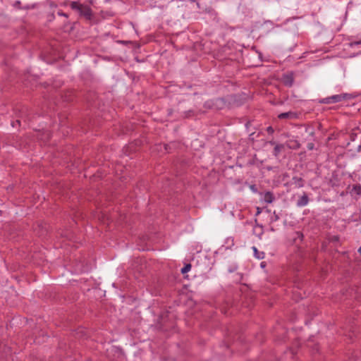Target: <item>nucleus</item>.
Wrapping results in <instances>:
<instances>
[{
	"label": "nucleus",
	"mask_w": 361,
	"mask_h": 361,
	"mask_svg": "<svg viewBox=\"0 0 361 361\" xmlns=\"http://www.w3.org/2000/svg\"><path fill=\"white\" fill-rule=\"evenodd\" d=\"M70 7L72 10L77 11L80 17L85 18L87 20L92 19L93 12L90 6L80 4L78 1H71Z\"/></svg>",
	"instance_id": "1"
},
{
	"label": "nucleus",
	"mask_w": 361,
	"mask_h": 361,
	"mask_svg": "<svg viewBox=\"0 0 361 361\" xmlns=\"http://www.w3.org/2000/svg\"><path fill=\"white\" fill-rule=\"evenodd\" d=\"M226 106V100L223 97L214 98L207 100L204 104V107L216 110L223 109Z\"/></svg>",
	"instance_id": "2"
},
{
	"label": "nucleus",
	"mask_w": 361,
	"mask_h": 361,
	"mask_svg": "<svg viewBox=\"0 0 361 361\" xmlns=\"http://www.w3.org/2000/svg\"><path fill=\"white\" fill-rule=\"evenodd\" d=\"M354 98V96L348 93H342L340 94H334L331 96V99L333 104L338 103L342 101H348Z\"/></svg>",
	"instance_id": "3"
},
{
	"label": "nucleus",
	"mask_w": 361,
	"mask_h": 361,
	"mask_svg": "<svg viewBox=\"0 0 361 361\" xmlns=\"http://www.w3.org/2000/svg\"><path fill=\"white\" fill-rule=\"evenodd\" d=\"M282 82L286 87H290L294 83V74L293 73H288L283 74L282 76Z\"/></svg>",
	"instance_id": "4"
},
{
	"label": "nucleus",
	"mask_w": 361,
	"mask_h": 361,
	"mask_svg": "<svg viewBox=\"0 0 361 361\" xmlns=\"http://www.w3.org/2000/svg\"><path fill=\"white\" fill-rule=\"evenodd\" d=\"M310 201L309 197L307 193L303 192L302 195L300 196L296 202L298 207H302L308 204Z\"/></svg>",
	"instance_id": "5"
},
{
	"label": "nucleus",
	"mask_w": 361,
	"mask_h": 361,
	"mask_svg": "<svg viewBox=\"0 0 361 361\" xmlns=\"http://www.w3.org/2000/svg\"><path fill=\"white\" fill-rule=\"evenodd\" d=\"M279 119H295L298 118V114L293 111H288L279 114Z\"/></svg>",
	"instance_id": "6"
},
{
	"label": "nucleus",
	"mask_w": 361,
	"mask_h": 361,
	"mask_svg": "<svg viewBox=\"0 0 361 361\" xmlns=\"http://www.w3.org/2000/svg\"><path fill=\"white\" fill-rule=\"evenodd\" d=\"M292 180H293V184L295 185V186L298 188H302L304 186V180L300 178V177H298V176H294L293 178H292Z\"/></svg>",
	"instance_id": "7"
},
{
	"label": "nucleus",
	"mask_w": 361,
	"mask_h": 361,
	"mask_svg": "<svg viewBox=\"0 0 361 361\" xmlns=\"http://www.w3.org/2000/svg\"><path fill=\"white\" fill-rule=\"evenodd\" d=\"M275 200L274 194L270 192L267 191L264 195V201L267 203L271 204Z\"/></svg>",
	"instance_id": "8"
},
{
	"label": "nucleus",
	"mask_w": 361,
	"mask_h": 361,
	"mask_svg": "<svg viewBox=\"0 0 361 361\" xmlns=\"http://www.w3.org/2000/svg\"><path fill=\"white\" fill-rule=\"evenodd\" d=\"M283 148H284V145L283 144L276 145L274 148V150H273V155L275 157H278L279 154L281 153V152L283 150Z\"/></svg>",
	"instance_id": "9"
},
{
	"label": "nucleus",
	"mask_w": 361,
	"mask_h": 361,
	"mask_svg": "<svg viewBox=\"0 0 361 361\" xmlns=\"http://www.w3.org/2000/svg\"><path fill=\"white\" fill-rule=\"evenodd\" d=\"M352 194H355L358 197L361 196V185L360 184H355L353 185V188L351 190Z\"/></svg>",
	"instance_id": "10"
},
{
	"label": "nucleus",
	"mask_w": 361,
	"mask_h": 361,
	"mask_svg": "<svg viewBox=\"0 0 361 361\" xmlns=\"http://www.w3.org/2000/svg\"><path fill=\"white\" fill-rule=\"evenodd\" d=\"M191 264H186L180 270L181 273L183 274L188 273L191 269Z\"/></svg>",
	"instance_id": "11"
},
{
	"label": "nucleus",
	"mask_w": 361,
	"mask_h": 361,
	"mask_svg": "<svg viewBox=\"0 0 361 361\" xmlns=\"http://www.w3.org/2000/svg\"><path fill=\"white\" fill-rule=\"evenodd\" d=\"M349 137L350 141H354L357 137V133L355 129H353L349 134Z\"/></svg>",
	"instance_id": "12"
},
{
	"label": "nucleus",
	"mask_w": 361,
	"mask_h": 361,
	"mask_svg": "<svg viewBox=\"0 0 361 361\" xmlns=\"http://www.w3.org/2000/svg\"><path fill=\"white\" fill-rule=\"evenodd\" d=\"M319 102L320 104H333L331 99V96L319 99Z\"/></svg>",
	"instance_id": "13"
},
{
	"label": "nucleus",
	"mask_w": 361,
	"mask_h": 361,
	"mask_svg": "<svg viewBox=\"0 0 361 361\" xmlns=\"http://www.w3.org/2000/svg\"><path fill=\"white\" fill-rule=\"evenodd\" d=\"M279 219V215L274 211L273 215L271 216L270 221L271 223H273L277 221Z\"/></svg>",
	"instance_id": "14"
},
{
	"label": "nucleus",
	"mask_w": 361,
	"mask_h": 361,
	"mask_svg": "<svg viewBox=\"0 0 361 361\" xmlns=\"http://www.w3.org/2000/svg\"><path fill=\"white\" fill-rule=\"evenodd\" d=\"M290 142L293 143V145L289 147L290 148L295 149L300 148V145L298 141L293 140V141H290Z\"/></svg>",
	"instance_id": "15"
},
{
	"label": "nucleus",
	"mask_w": 361,
	"mask_h": 361,
	"mask_svg": "<svg viewBox=\"0 0 361 361\" xmlns=\"http://www.w3.org/2000/svg\"><path fill=\"white\" fill-rule=\"evenodd\" d=\"M195 115V112L193 110H189L184 112V117L185 118H190Z\"/></svg>",
	"instance_id": "16"
},
{
	"label": "nucleus",
	"mask_w": 361,
	"mask_h": 361,
	"mask_svg": "<svg viewBox=\"0 0 361 361\" xmlns=\"http://www.w3.org/2000/svg\"><path fill=\"white\" fill-rule=\"evenodd\" d=\"M253 250H254L255 255L257 258L262 259L264 257L263 256L261 255H264L263 252H262L261 254H259V252H257V249L255 247H253Z\"/></svg>",
	"instance_id": "17"
},
{
	"label": "nucleus",
	"mask_w": 361,
	"mask_h": 361,
	"mask_svg": "<svg viewBox=\"0 0 361 361\" xmlns=\"http://www.w3.org/2000/svg\"><path fill=\"white\" fill-rule=\"evenodd\" d=\"M237 269H238V266L235 264H233L228 268V272L232 273V272H234L235 271H236Z\"/></svg>",
	"instance_id": "18"
},
{
	"label": "nucleus",
	"mask_w": 361,
	"mask_h": 361,
	"mask_svg": "<svg viewBox=\"0 0 361 361\" xmlns=\"http://www.w3.org/2000/svg\"><path fill=\"white\" fill-rule=\"evenodd\" d=\"M57 14L59 16H63V17H66V18H68V15L66 13H64L63 11L60 10L57 12Z\"/></svg>",
	"instance_id": "19"
},
{
	"label": "nucleus",
	"mask_w": 361,
	"mask_h": 361,
	"mask_svg": "<svg viewBox=\"0 0 361 361\" xmlns=\"http://www.w3.org/2000/svg\"><path fill=\"white\" fill-rule=\"evenodd\" d=\"M307 148L308 150H312L314 149V144L313 142H309L307 145Z\"/></svg>",
	"instance_id": "20"
},
{
	"label": "nucleus",
	"mask_w": 361,
	"mask_h": 361,
	"mask_svg": "<svg viewBox=\"0 0 361 361\" xmlns=\"http://www.w3.org/2000/svg\"><path fill=\"white\" fill-rule=\"evenodd\" d=\"M306 132H307L310 136H314V131L313 129L310 130V128H306Z\"/></svg>",
	"instance_id": "21"
},
{
	"label": "nucleus",
	"mask_w": 361,
	"mask_h": 361,
	"mask_svg": "<svg viewBox=\"0 0 361 361\" xmlns=\"http://www.w3.org/2000/svg\"><path fill=\"white\" fill-rule=\"evenodd\" d=\"M267 132L269 133V134H273L274 132V128L271 127V126H269L267 128Z\"/></svg>",
	"instance_id": "22"
},
{
	"label": "nucleus",
	"mask_w": 361,
	"mask_h": 361,
	"mask_svg": "<svg viewBox=\"0 0 361 361\" xmlns=\"http://www.w3.org/2000/svg\"><path fill=\"white\" fill-rule=\"evenodd\" d=\"M250 189L255 193L257 192V188L255 185H251L250 186Z\"/></svg>",
	"instance_id": "23"
},
{
	"label": "nucleus",
	"mask_w": 361,
	"mask_h": 361,
	"mask_svg": "<svg viewBox=\"0 0 361 361\" xmlns=\"http://www.w3.org/2000/svg\"><path fill=\"white\" fill-rule=\"evenodd\" d=\"M20 121L19 119H17L16 121H13L11 123V125L13 127H16L17 125L20 126Z\"/></svg>",
	"instance_id": "24"
},
{
	"label": "nucleus",
	"mask_w": 361,
	"mask_h": 361,
	"mask_svg": "<svg viewBox=\"0 0 361 361\" xmlns=\"http://www.w3.org/2000/svg\"><path fill=\"white\" fill-rule=\"evenodd\" d=\"M361 44V40L360 41H357V42H354L351 44V45H358V44Z\"/></svg>",
	"instance_id": "25"
},
{
	"label": "nucleus",
	"mask_w": 361,
	"mask_h": 361,
	"mask_svg": "<svg viewBox=\"0 0 361 361\" xmlns=\"http://www.w3.org/2000/svg\"><path fill=\"white\" fill-rule=\"evenodd\" d=\"M269 143L271 145H274V146H275L276 145H278V144H277V143H276V142H275V141H274V140H271V141H269Z\"/></svg>",
	"instance_id": "26"
},
{
	"label": "nucleus",
	"mask_w": 361,
	"mask_h": 361,
	"mask_svg": "<svg viewBox=\"0 0 361 361\" xmlns=\"http://www.w3.org/2000/svg\"><path fill=\"white\" fill-rule=\"evenodd\" d=\"M20 1H17L15 2V6L16 5H20Z\"/></svg>",
	"instance_id": "27"
},
{
	"label": "nucleus",
	"mask_w": 361,
	"mask_h": 361,
	"mask_svg": "<svg viewBox=\"0 0 361 361\" xmlns=\"http://www.w3.org/2000/svg\"><path fill=\"white\" fill-rule=\"evenodd\" d=\"M267 169L268 171H271V170H272V167H271V166H267Z\"/></svg>",
	"instance_id": "28"
},
{
	"label": "nucleus",
	"mask_w": 361,
	"mask_h": 361,
	"mask_svg": "<svg viewBox=\"0 0 361 361\" xmlns=\"http://www.w3.org/2000/svg\"><path fill=\"white\" fill-rule=\"evenodd\" d=\"M358 252L361 255V246L360 247V248L358 249Z\"/></svg>",
	"instance_id": "29"
},
{
	"label": "nucleus",
	"mask_w": 361,
	"mask_h": 361,
	"mask_svg": "<svg viewBox=\"0 0 361 361\" xmlns=\"http://www.w3.org/2000/svg\"><path fill=\"white\" fill-rule=\"evenodd\" d=\"M162 326V324H160V328H161V329H164V327H163V326Z\"/></svg>",
	"instance_id": "30"
},
{
	"label": "nucleus",
	"mask_w": 361,
	"mask_h": 361,
	"mask_svg": "<svg viewBox=\"0 0 361 361\" xmlns=\"http://www.w3.org/2000/svg\"><path fill=\"white\" fill-rule=\"evenodd\" d=\"M350 145V142H348L346 143V146H348V145Z\"/></svg>",
	"instance_id": "31"
},
{
	"label": "nucleus",
	"mask_w": 361,
	"mask_h": 361,
	"mask_svg": "<svg viewBox=\"0 0 361 361\" xmlns=\"http://www.w3.org/2000/svg\"><path fill=\"white\" fill-rule=\"evenodd\" d=\"M264 264V262H262V263H261V266H262V267H264V264Z\"/></svg>",
	"instance_id": "32"
},
{
	"label": "nucleus",
	"mask_w": 361,
	"mask_h": 361,
	"mask_svg": "<svg viewBox=\"0 0 361 361\" xmlns=\"http://www.w3.org/2000/svg\"><path fill=\"white\" fill-rule=\"evenodd\" d=\"M257 209H259V208H257ZM260 212L259 210H257V213L259 214Z\"/></svg>",
	"instance_id": "33"
}]
</instances>
